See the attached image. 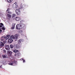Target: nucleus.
I'll return each instance as SVG.
<instances>
[{
    "instance_id": "obj_21",
    "label": "nucleus",
    "mask_w": 75,
    "mask_h": 75,
    "mask_svg": "<svg viewBox=\"0 0 75 75\" xmlns=\"http://www.w3.org/2000/svg\"><path fill=\"white\" fill-rule=\"evenodd\" d=\"M11 9H10V8H8V9H7V10L6 11V12L9 11H10L11 10Z\"/></svg>"
},
{
    "instance_id": "obj_20",
    "label": "nucleus",
    "mask_w": 75,
    "mask_h": 75,
    "mask_svg": "<svg viewBox=\"0 0 75 75\" xmlns=\"http://www.w3.org/2000/svg\"><path fill=\"white\" fill-rule=\"evenodd\" d=\"M13 0H7L8 2L10 3L12 2Z\"/></svg>"
},
{
    "instance_id": "obj_12",
    "label": "nucleus",
    "mask_w": 75,
    "mask_h": 75,
    "mask_svg": "<svg viewBox=\"0 0 75 75\" xmlns=\"http://www.w3.org/2000/svg\"><path fill=\"white\" fill-rule=\"evenodd\" d=\"M16 25V24L14 23H12V28H11L12 29H14V28H15V26Z\"/></svg>"
},
{
    "instance_id": "obj_25",
    "label": "nucleus",
    "mask_w": 75,
    "mask_h": 75,
    "mask_svg": "<svg viewBox=\"0 0 75 75\" xmlns=\"http://www.w3.org/2000/svg\"><path fill=\"white\" fill-rule=\"evenodd\" d=\"M2 29L3 30H6V28H4V27H3V28H2Z\"/></svg>"
},
{
    "instance_id": "obj_27",
    "label": "nucleus",
    "mask_w": 75,
    "mask_h": 75,
    "mask_svg": "<svg viewBox=\"0 0 75 75\" xmlns=\"http://www.w3.org/2000/svg\"><path fill=\"white\" fill-rule=\"evenodd\" d=\"M25 62V60H23V62Z\"/></svg>"
},
{
    "instance_id": "obj_7",
    "label": "nucleus",
    "mask_w": 75,
    "mask_h": 75,
    "mask_svg": "<svg viewBox=\"0 0 75 75\" xmlns=\"http://www.w3.org/2000/svg\"><path fill=\"white\" fill-rule=\"evenodd\" d=\"M3 41H2L1 40V41L0 42V47H2L4 46V44L3 43Z\"/></svg>"
},
{
    "instance_id": "obj_8",
    "label": "nucleus",
    "mask_w": 75,
    "mask_h": 75,
    "mask_svg": "<svg viewBox=\"0 0 75 75\" xmlns=\"http://www.w3.org/2000/svg\"><path fill=\"white\" fill-rule=\"evenodd\" d=\"M18 7L17 3H15L13 5V7L15 8H16Z\"/></svg>"
},
{
    "instance_id": "obj_15",
    "label": "nucleus",
    "mask_w": 75,
    "mask_h": 75,
    "mask_svg": "<svg viewBox=\"0 0 75 75\" xmlns=\"http://www.w3.org/2000/svg\"><path fill=\"white\" fill-rule=\"evenodd\" d=\"M14 63V61H12V62L9 63H8V64L10 65H13Z\"/></svg>"
},
{
    "instance_id": "obj_30",
    "label": "nucleus",
    "mask_w": 75,
    "mask_h": 75,
    "mask_svg": "<svg viewBox=\"0 0 75 75\" xmlns=\"http://www.w3.org/2000/svg\"><path fill=\"white\" fill-rule=\"evenodd\" d=\"M1 68V66H0V68Z\"/></svg>"
},
{
    "instance_id": "obj_5",
    "label": "nucleus",
    "mask_w": 75,
    "mask_h": 75,
    "mask_svg": "<svg viewBox=\"0 0 75 75\" xmlns=\"http://www.w3.org/2000/svg\"><path fill=\"white\" fill-rule=\"evenodd\" d=\"M5 47L6 50H10V47L8 45H5Z\"/></svg>"
},
{
    "instance_id": "obj_29",
    "label": "nucleus",
    "mask_w": 75,
    "mask_h": 75,
    "mask_svg": "<svg viewBox=\"0 0 75 75\" xmlns=\"http://www.w3.org/2000/svg\"><path fill=\"white\" fill-rule=\"evenodd\" d=\"M2 27V26L1 25H0V28H1Z\"/></svg>"
},
{
    "instance_id": "obj_17",
    "label": "nucleus",
    "mask_w": 75,
    "mask_h": 75,
    "mask_svg": "<svg viewBox=\"0 0 75 75\" xmlns=\"http://www.w3.org/2000/svg\"><path fill=\"white\" fill-rule=\"evenodd\" d=\"M10 47L11 49H12L14 47L13 45H10Z\"/></svg>"
},
{
    "instance_id": "obj_31",
    "label": "nucleus",
    "mask_w": 75,
    "mask_h": 75,
    "mask_svg": "<svg viewBox=\"0 0 75 75\" xmlns=\"http://www.w3.org/2000/svg\"><path fill=\"white\" fill-rule=\"evenodd\" d=\"M22 60H23V59H22Z\"/></svg>"
},
{
    "instance_id": "obj_6",
    "label": "nucleus",
    "mask_w": 75,
    "mask_h": 75,
    "mask_svg": "<svg viewBox=\"0 0 75 75\" xmlns=\"http://www.w3.org/2000/svg\"><path fill=\"white\" fill-rule=\"evenodd\" d=\"M11 17V15L10 14H7V18L8 19H10Z\"/></svg>"
},
{
    "instance_id": "obj_1",
    "label": "nucleus",
    "mask_w": 75,
    "mask_h": 75,
    "mask_svg": "<svg viewBox=\"0 0 75 75\" xmlns=\"http://www.w3.org/2000/svg\"><path fill=\"white\" fill-rule=\"evenodd\" d=\"M9 38V36L8 35H6L5 37H2L1 38V40L3 41V43L5 44L6 43V40Z\"/></svg>"
},
{
    "instance_id": "obj_23",
    "label": "nucleus",
    "mask_w": 75,
    "mask_h": 75,
    "mask_svg": "<svg viewBox=\"0 0 75 75\" xmlns=\"http://www.w3.org/2000/svg\"><path fill=\"white\" fill-rule=\"evenodd\" d=\"M20 55H21V54H20V53H17V54H16V55H17V56H18V57L19 56H20Z\"/></svg>"
},
{
    "instance_id": "obj_11",
    "label": "nucleus",
    "mask_w": 75,
    "mask_h": 75,
    "mask_svg": "<svg viewBox=\"0 0 75 75\" xmlns=\"http://www.w3.org/2000/svg\"><path fill=\"white\" fill-rule=\"evenodd\" d=\"M21 46V44H20V45L18 43L16 45V49H18V48H19Z\"/></svg>"
},
{
    "instance_id": "obj_32",
    "label": "nucleus",
    "mask_w": 75,
    "mask_h": 75,
    "mask_svg": "<svg viewBox=\"0 0 75 75\" xmlns=\"http://www.w3.org/2000/svg\"><path fill=\"white\" fill-rule=\"evenodd\" d=\"M21 21H20V22H21Z\"/></svg>"
},
{
    "instance_id": "obj_16",
    "label": "nucleus",
    "mask_w": 75,
    "mask_h": 75,
    "mask_svg": "<svg viewBox=\"0 0 75 75\" xmlns=\"http://www.w3.org/2000/svg\"><path fill=\"white\" fill-rule=\"evenodd\" d=\"M19 51L18 50H13V52L15 53H16L17 52H19Z\"/></svg>"
},
{
    "instance_id": "obj_2",
    "label": "nucleus",
    "mask_w": 75,
    "mask_h": 75,
    "mask_svg": "<svg viewBox=\"0 0 75 75\" xmlns=\"http://www.w3.org/2000/svg\"><path fill=\"white\" fill-rule=\"evenodd\" d=\"M25 25L24 24L20 23L16 25V28L17 29H20L24 28L25 27Z\"/></svg>"
},
{
    "instance_id": "obj_26",
    "label": "nucleus",
    "mask_w": 75,
    "mask_h": 75,
    "mask_svg": "<svg viewBox=\"0 0 75 75\" xmlns=\"http://www.w3.org/2000/svg\"><path fill=\"white\" fill-rule=\"evenodd\" d=\"M0 25H1L2 26H3V25H4V24H3L2 23H0Z\"/></svg>"
},
{
    "instance_id": "obj_19",
    "label": "nucleus",
    "mask_w": 75,
    "mask_h": 75,
    "mask_svg": "<svg viewBox=\"0 0 75 75\" xmlns=\"http://www.w3.org/2000/svg\"><path fill=\"white\" fill-rule=\"evenodd\" d=\"M2 57L3 58H6V57L5 56V55L3 54L2 55Z\"/></svg>"
},
{
    "instance_id": "obj_3",
    "label": "nucleus",
    "mask_w": 75,
    "mask_h": 75,
    "mask_svg": "<svg viewBox=\"0 0 75 75\" xmlns=\"http://www.w3.org/2000/svg\"><path fill=\"white\" fill-rule=\"evenodd\" d=\"M19 36L20 35L19 34H16L15 35V37L13 36L12 35L11 36V38L13 39H16V40H17L18 38V37H19Z\"/></svg>"
},
{
    "instance_id": "obj_22",
    "label": "nucleus",
    "mask_w": 75,
    "mask_h": 75,
    "mask_svg": "<svg viewBox=\"0 0 75 75\" xmlns=\"http://www.w3.org/2000/svg\"><path fill=\"white\" fill-rule=\"evenodd\" d=\"M16 16V15L15 14H12V18H13Z\"/></svg>"
},
{
    "instance_id": "obj_24",
    "label": "nucleus",
    "mask_w": 75,
    "mask_h": 75,
    "mask_svg": "<svg viewBox=\"0 0 75 75\" xmlns=\"http://www.w3.org/2000/svg\"><path fill=\"white\" fill-rule=\"evenodd\" d=\"M3 52H4V54H6V51L5 50H3Z\"/></svg>"
},
{
    "instance_id": "obj_28",
    "label": "nucleus",
    "mask_w": 75,
    "mask_h": 75,
    "mask_svg": "<svg viewBox=\"0 0 75 75\" xmlns=\"http://www.w3.org/2000/svg\"><path fill=\"white\" fill-rule=\"evenodd\" d=\"M0 31L1 32H2V30L1 29H0Z\"/></svg>"
},
{
    "instance_id": "obj_14",
    "label": "nucleus",
    "mask_w": 75,
    "mask_h": 75,
    "mask_svg": "<svg viewBox=\"0 0 75 75\" xmlns=\"http://www.w3.org/2000/svg\"><path fill=\"white\" fill-rule=\"evenodd\" d=\"M23 40L22 39H20L18 41V44H19L20 45V44H21V45L22 44V43H21V42H23Z\"/></svg>"
},
{
    "instance_id": "obj_18",
    "label": "nucleus",
    "mask_w": 75,
    "mask_h": 75,
    "mask_svg": "<svg viewBox=\"0 0 75 75\" xmlns=\"http://www.w3.org/2000/svg\"><path fill=\"white\" fill-rule=\"evenodd\" d=\"M7 14L9 13V14H11L12 13L11 11H8V12H6Z\"/></svg>"
},
{
    "instance_id": "obj_4",
    "label": "nucleus",
    "mask_w": 75,
    "mask_h": 75,
    "mask_svg": "<svg viewBox=\"0 0 75 75\" xmlns=\"http://www.w3.org/2000/svg\"><path fill=\"white\" fill-rule=\"evenodd\" d=\"M16 14L17 15H19L21 13V11L19 9H16Z\"/></svg>"
},
{
    "instance_id": "obj_10",
    "label": "nucleus",
    "mask_w": 75,
    "mask_h": 75,
    "mask_svg": "<svg viewBox=\"0 0 75 75\" xmlns=\"http://www.w3.org/2000/svg\"><path fill=\"white\" fill-rule=\"evenodd\" d=\"M13 41V40L12 38L8 39V42L9 43H12Z\"/></svg>"
},
{
    "instance_id": "obj_9",
    "label": "nucleus",
    "mask_w": 75,
    "mask_h": 75,
    "mask_svg": "<svg viewBox=\"0 0 75 75\" xmlns=\"http://www.w3.org/2000/svg\"><path fill=\"white\" fill-rule=\"evenodd\" d=\"M12 52L10 51H7V54L8 56H11L12 54Z\"/></svg>"
},
{
    "instance_id": "obj_13",
    "label": "nucleus",
    "mask_w": 75,
    "mask_h": 75,
    "mask_svg": "<svg viewBox=\"0 0 75 75\" xmlns=\"http://www.w3.org/2000/svg\"><path fill=\"white\" fill-rule=\"evenodd\" d=\"M15 20L17 21H19V20H20L21 18L19 17H16L15 18Z\"/></svg>"
}]
</instances>
